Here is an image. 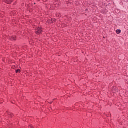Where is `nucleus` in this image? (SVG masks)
<instances>
[{"label":"nucleus","mask_w":128,"mask_h":128,"mask_svg":"<svg viewBox=\"0 0 128 128\" xmlns=\"http://www.w3.org/2000/svg\"><path fill=\"white\" fill-rule=\"evenodd\" d=\"M42 32H44V30L40 27H37L35 29V33L36 34H42Z\"/></svg>","instance_id":"f257e3e1"},{"label":"nucleus","mask_w":128,"mask_h":128,"mask_svg":"<svg viewBox=\"0 0 128 128\" xmlns=\"http://www.w3.org/2000/svg\"><path fill=\"white\" fill-rule=\"evenodd\" d=\"M28 128H34V126L32 124L29 125Z\"/></svg>","instance_id":"9d476101"},{"label":"nucleus","mask_w":128,"mask_h":128,"mask_svg":"<svg viewBox=\"0 0 128 128\" xmlns=\"http://www.w3.org/2000/svg\"><path fill=\"white\" fill-rule=\"evenodd\" d=\"M29 42L30 44L32 45V44H34V41L32 40L29 38Z\"/></svg>","instance_id":"423d86ee"},{"label":"nucleus","mask_w":128,"mask_h":128,"mask_svg":"<svg viewBox=\"0 0 128 128\" xmlns=\"http://www.w3.org/2000/svg\"><path fill=\"white\" fill-rule=\"evenodd\" d=\"M3 2L8 4H10L14 2V0H3Z\"/></svg>","instance_id":"f03ea898"},{"label":"nucleus","mask_w":128,"mask_h":128,"mask_svg":"<svg viewBox=\"0 0 128 128\" xmlns=\"http://www.w3.org/2000/svg\"><path fill=\"white\" fill-rule=\"evenodd\" d=\"M56 8H58L60 6V5H56Z\"/></svg>","instance_id":"9b49d317"},{"label":"nucleus","mask_w":128,"mask_h":128,"mask_svg":"<svg viewBox=\"0 0 128 128\" xmlns=\"http://www.w3.org/2000/svg\"><path fill=\"white\" fill-rule=\"evenodd\" d=\"M52 24H54V22H56V19H52Z\"/></svg>","instance_id":"1a4fd4ad"},{"label":"nucleus","mask_w":128,"mask_h":128,"mask_svg":"<svg viewBox=\"0 0 128 128\" xmlns=\"http://www.w3.org/2000/svg\"><path fill=\"white\" fill-rule=\"evenodd\" d=\"M52 24V19L48 20L46 22V24Z\"/></svg>","instance_id":"20e7f679"},{"label":"nucleus","mask_w":128,"mask_h":128,"mask_svg":"<svg viewBox=\"0 0 128 128\" xmlns=\"http://www.w3.org/2000/svg\"><path fill=\"white\" fill-rule=\"evenodd\" d=\"M10 40H16V36H12L9 37Z\"/></svg>","instance_id":"7ed1b4c3"},{"label":"nucleus","mask_w":128,"mask_h":128,"mask_svg":"<svg viewBox=\"0 0 128 128\" xmlns=\"http://www.w3.org/2000/svg\"><path fill=\"white\" fill-rule=\"evenodd\" d=\"M8 114V116H11L12 118V116H14V114H12L10 112H7Z\"/></svg>","instance_id":"39448f33"},{"label":"nucleus","mask_w":128,"mask_h":128,"mask_svg":"<svg viewBox=\"0 0 128 128\" xmlns=\"http://www.w3.org/2000/svg\"><path fill=\"white\" fill-rule=\"evenodd\" d=\"M116 32L117 34H120L122 32V30H116Z\"/></svg>","instance_id":"0eeeda50"},{"label":"nucleus","mask_w":128,"mask_h":128,"mask_svg":"<svg viewBox=\"0 0 128 128\" xmlns=\"http://www.w3.org/2000/svg\"><path fill=\"white\" fill-rule=\"evenodd\" d=\"M18 72H20V70L18 69L16 70V74H18Z\"/></svg>","instance_id":"6e6552de"},{"label":"nucleus","mask_w":128,"mask_h":128,"mask_svg":"<svg viewBox=\"0 0 128 128\" xmlns=\"http://www.w3.org/2000/svg\"><path fill=\"white\" fill-rule=\"evenodd\" d=\"M56 99H54V100H56Z\"/></svg>","instance_id":"f8f14e48"}]
</instances>
